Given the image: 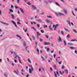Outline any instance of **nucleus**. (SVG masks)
<instances>
[{"instance_id": "1", "label": "nucleus", "mask_w": 77, "mask_h": 77, "mask_svg": "<svg viewBox=\"0 0 77 77\" xmlns=\"http://www.w3.org/2000/svg\"><path fill=\"white\" fill-rule=\"evenodd\" d=\"M55 14L57 16H62V15H63V16L64 15V14H63L61 13H55Z\"/></svg>"}, {"instance_id": "2", "label": "nucleus", "mask_w": 77, "mask_h": 77, "mask_svg": "<svg viewBox=\"0 0 77 77\" xmlns=\"http://www.w3.org/2000/svg\"><path fill=\"white\" fill-rule=\"evenodd\" d=\"M60 26V24H56L55 25H53V27H54V30H56V29H57V27H59Z\"/></svg>"}, {"instance_id": "3", "label": "nucleus", "mask_w": 77, "mask_h": 77, "mask_svg": "<svg viewBox=\"0 0 77 77\" xmlns=\"http://www.w3.org/2000/svg\"><path fill=\"white\" fill-rule=\"evenodd\" d=\"M57 40L59 42H62V40L61 38V37L60 36H59L58 38H57Z\"/></svg>"}, {"instance_id": "4", "label": "nucleus", "mask_w": 77, "mask_h": 77, "mask_svg": "<svg viewBox=\"0 0 77 77\" xmlns=\"http://www.w3.org/2000/svg\"><path fill=\"white\" fill-rule=\"evenodd\" d=\"M43 44L45 45H50V44H51V43H50V42H48V43L46 42H44Z\"/></svg>"}, {"instance_id": "5", "label": "nucleus", "mask_w": 77, "mask_h": 77, "mask_svg": "<svg viewBox=\"0 0 77 77\" xmlns=\"http://www.w3.org/2000/svg\"><path fill=\"white\" fill-rule=\"evenodd\" d=\"M31 7H32L33 9H34V10L37 9V8L34 5H32Z\"/></svg>"}, {"instance_id": "6", "label": "nucleus", "mask_w": 77, "mask_h": 77, "mask_svg": "<svg viewBox=\"0 0 77 77\" xmlns=\"http://www.w3.org/2000/svg\"><path fill=\"white\" fill-rule=\"evenodd\" d=\"M1 23L4 25H6V26H9V24L8 23H5L2 21H1Z\"/></svg>"}, {"instance_id": "7", "label": "nucleus", "mask_w": 77, "mask_h": 77, "mask_svg": "<svg viewBox=\"0 0 77 77\" xmlns=\"http://www.w3.org/2000/svg\"><path fill=\"white\" fill-rule=\"evenodd\" d=\"M60 57H57L56 58V61L57 62H58L59 61V59H60Z\"/></svg>"}, {"instance_id": "8", "label": "nucleus", "mask_w": 77, "mask_h": 77, "mask_svg": "<svg viewBox=\"0 0 77 77\" xmlns=\"http://www.w3.org/2000/svg\"><path fill=\"white\" fill-rule=\"evenodd\" d=\"M11 23H12L14 25V26H15L16 27H17V25H16V23H15V22L14 21L12 20Z\"/></svg>"}, {"instance_id": "9", "label": "nucleus", "mask_w": 77, "mask_h": 77, "mask_svg": "<svg viewBox=\"0 0 77 77\" xmlns=\"http://www.w3.org/2000/svg\"><path fill=\"white\" fill-rule=\"evenodd\" d=\"M64 29L65 31H66V32H70L71 31V30H68V29L65 28H64Z\"/></svg>"}, {"instance_id": "10", "label": "nucleus", "mask_w": 77, "mask_h": 77, "mask_svg": "<svg viewBox=\"0 0 77 77\" xmlns=\"http://www.w3.org/2000/svg\"><path fill=\"white\" fill-rule=\"evenodd\" d=\"M66 22H67V23H68V24H69V26H71V22L70 21V20H67L66 21Z\"/></svg>"}, {"instance_id": "11", "label": "nucleus", "mask_w": 77, "mask_h": 77, "mask_svg": "<svg viewBox=\"0 0 77 77\" xmlns=\"http://www.w3.org/2000/svg\"><path fill=\"white\" fill-rule=\"evenodd\" d=\"M63 12H64V13L65 14H68V12L67 11V10L66 9H64L63 10Z\"/></svg>"}, {"instance_id": "12", "label": "nucleus", "mask_w": 77, "mask_h": 77, "mask_svg": "<svg viewBox=\"0 0 77 77\" xmlns=\"http://www.w3.org/2000/svg\"><path fill=\"white\" fill-rule=\"evenodd\" d=\"M37 21L38 22H39V23H42V19H39L37 20Z\"/></svg>"}, {"instance_id": "13", "label": "nucleus", "mask_w": 77, "mask_h": 77, "mask_svg": "<svg viewBox=\"0 0 77 77\" xmlns=\"http://www.w3.org/2000/svg\"><path fill=\"white\" fill-rule=\"evenodd\" d=\"M70 48L71 50H75V47L72 46L70 47Z\"/></svg>"}, {"instance_id": "14", "label": "nucleus", "mask_w": 77, "mask_h": 77, "mask_svg": "<svg viewBox=\"0 0 77 77\" xmlns=\"http://www.w3.org/2000/svg\"><path fill=\"white\" fill-rule=\"evenodd\" d=\"M28 66L29 67H31V69L32 71H33V67H32V65L29 64Z\"/></svg>"}, {"instance_id": "15", "label": "nucleus", "mask_w": 77, "mask_h": 77, "mask_svg": "<svg viewBox=\"0 0 77 77\" xmlns=\"http://www.w3.org/2000/svg\"><path fill=\"white\" fill-rule=\"evenodd\" d=\"M68 45H73V44L71 43L68 42L67 43Z\"/></svg>"}, {"instance_id": "16", "label": "nucleus", "mask_w": 77, "mask_h": 77, "mask_svg": "<svg viewBox=\"0 0 77 77\" xmlns=\"http://www.w3.org/2000/svg\"><path fill=\"white\" fill-rule=\"evenodd\" d=\"M19 9L20 11L21 12H22V13H24V11H23V10L21 8H19Z\"/></svg>"}, {"instance_id": "17", "label": "nucleus", "mask_w": 77, "mask_h": 77, "mask_svg": "<svg viewBox=\"0 0 77 77\" xmlns=\"http://www.w3.org/2000/svg\"><path fill=\"white\" fill-rule=\"evenodd\" d=\"M53 66L54 68V69H57V67L56 66V65L54 64Z\"/></svg>"}, {"instance_id": "18", "label": "nucleus", "mask_w": 77, "mask_h": 77, "mask_svg": "<svg viewBox=\"0 0 77 77\" xmlns=\"http://www.w3.org/2000/svg\"><path fill=\"white\" fill-rule=\"evenodd\" d=\"M70 37H71V36L69 34H68L66 36V38H69Z\"/></svg>"}, {"instance_id": "19", "label": "nucleus", "mask_w": 77, "mask_h": 77, "mask_svg": "<svg viewBox=\"0 0 77 77\" xmlns=\"http://www.w3.org/2000/svg\"><path fill=\"white\" fill-rule=\"evenodd\" d=\"M11 18H12V19H14V18H15V17L14 16V14H12L11 15Z\"/></svg>"}, {"instance_id": "20", "label": "nucleus", "mask_w": 77, "mask_h": 77, "mask_svg": "<svg viewBox=\"0 0 77 77\" xmlns=\"http://www.w3.org/2000/svg\"><path fill=\"white\" fill-rule=\"evenodd\" d=\"M27 60H28V62L29 63H32V62H31V61H30V60L29 58H28L27 59Z\"/></svg>"}, {"instance_id": "21", "label": "nucleus", "mask_w": 77, "mask_h": 77, "mask_svg": "<svg viewBox=\"0 0 77 77\" xmlns=\"http://www.w3.org/2000/svg\"><path fill=\"white\" fill-rule=\"evenodd\" d=\"M32 38L34 41H35V39H36V38L34 36L32 35Z\"/></svg>"}, {"instance_id": "22", "label": "nucleus", "mask_w": 77, "mask_h": 77, "mask_svg": "<svg viewBox=\"0 0 77 77\" xmlns=\"http://www.w3.org/2000/svg\"><path fill=\"white\" fill-rule=\"evenodd\" d=\"M4 76H5V77H8V73H5L4 74Z\"/></svg>"}, {"instance_id": "23", "label": "nucleus", "mask_w": 77, "mask_h": 77, "mask_svg": "<svg viewBox=\"0 0 77 77\" xmlns=\"http://www.w3.org/2000/svg\"><path fill=\"white\" fill-rule=\"evenodd\" d=\"M23 46L25 47L26 45V43L25 42H24L23 43Z\"/></svg>"}, {"instance_id": "24", "label": "nucleus", "mask_w": 77, "mask_h": 77, "mask_svg": "<svg viewBox=\"0 0 77 77\" xmlns=\"http://www.w3.org/2000/svg\"><path fill=\"white\" fill-rule=\"evenodd\" d=\"M23 72H24V71H23V69H22L21 70V73L22 74V75H24V73H23Z\"/></svg>"}, {"instance_id": "25", "label": "nucleus", "mask_w": 77, "mask_h": 77, "mask_svg": "<svg viewBox=\"0 0 77 77\" xmlns=\"http://www.w3.org/2000/svg\"><path fill=\"white\" fill-rule=\"evenodd\" d=\"M16 36H17V37H18V38H19V39H21V36H20L19 35H16Z\"/></svg>"}, {"instance_id": "26", "label": "nucleus", "mask_w": 77, "mask_h": 77, "mask_svg": "<svg viewBox=\"0 0 77 77\" xmlns=\"http://www.w3.org/2000/svg\"><path fill=\"white\" fill-rule=\"evenodd\" d=\"M32 69H29V73L30 74H31V73H32Z\"/></svg>"}, {"instance_id": "27", "label": "nucleus", "mask_w": 77, "mask_h": 77, "mask_svg": "<svg viewBox=\"0 0 77 77\" xmlns=\"http://www.w3.org/2000/svg\"><path fill=\"white\" fill-rule=\"evenodd\" d=\"M36 33H37V36H40V35H41V34H40L38 32H37Z\"/></svg>"}, {"instance_id": "28", "label": "nucleus", "mask_w": 77, "mask_h": 77, "mask_svg": "<svg viewBox=\"0 0 77 77\" xmlns=\"http://www.w3.org/2000/svg\"><path fill=\"white\" fill-rule=\"evenodd\" d=\"M45 21H46V22L48 23H50V20H49L48 19L45 20Z\"/></svg>"}, {"instance_id": "29", "label": "nucleus", "mask_w": 77, "mask_h": 77, "mask_svg": "<svg viewBox=\"0 0 77 77\" xmlns=\"http://www.w3.org/2000/svg\"><path fill=\"white\" fill-rule=\"evenodd\" d=\"M55 4H56V5H57V6H60V5H59L57 2H55Z\"/></svg>"}, {"instance_id": "30", "label": "nucleus", "mask_w": 77, "mask_h": 77, "mask_svg": "<svg viewBox=\"0 0 77 77\" xmlns=\"http://www.w3.org/2000/svg\"><path fill=\"white\" fill-rule=\"evenodd\" d=\"M52 58H50V60H48V62H51L52 61Z\"/></svg>"}, {"instance_id": "31", "label": "nucleus", "mask_w": 77, "mask_h": 77, "mask_svg": "<svg viewBox=\"0 0 77 77\" xmlns=\"http://www.w3.org/2000/svg\"><path fill=\"white\" fill-rule=\"evenodd\" d=\"M49 29L50 30H53V29L51 27V25L49 26Z\"/></svg>"}, {"instance_id": "32", "label": "nucleus", "mask_w": 77, "mask_h": 77, "mask_svg": "<svg viewBox=\"0 0 77 77\" xmlns=\"http://www.w3.org/2000/svg\"><path fill=\"white\" fill-rule=\"evenodd\" d=\"M9 11H10V12H12V13H13V12H14V11H13V10H12V9H10L9 10Z\"/></svg>"}, {"instance_id": "33", "label": "nucleus", "mask_w": 77, "mask_h": 77, "mask_svg": "<svg viewBox=\"0 0 77 77\" xmlns=\"http://www.w3.org/2000/svg\"><path fill=\"white\" fill-rule=\"evenodd\" d=\"M41 58L42 59V61H44V57H43V56H41Z\"/></svg>"}, {"instance_id": "34", "label": "nucleus", "mask_w": 77, "mask_h": 77, "mask_svg": "<svg viewBox=\"0 0 77 77\" xmlns=\"http://www.w3.org/2000/svg\"><path fill=\"white\" fill-rule=\"evenodd\" d=\"M64 71L65 72L66 74H68V70L65 69Z\"/></svg>"}, {"instance_id": "35", "label": "nucleus", "mask_w": 77, "mask_h": 77, "mask_svg": "<svg viewBox=\"0 0 77 77\" xmlns=\"http://www.w3.org/2000/svg\"><path fill=\"white\" fill-rule=\"evenodd\" d=\"M18 61H19L20 63L21 64H22V62H21V59L19 58Z\"/></svg>"}, {"instance_id": "36", "label": "nucleus", "mask_w": 77, "mask_h": 77, "mask_svg": "<svg viewBox=\"0 0 77 77\" xmlns=\"http://www.w3.org/2000/svg\"><path fill=\"white\" fill-rule=\"evenodd\" d=\"M64 45L66 46V42L65 40L64 41Z\"/></svg>"}, {"instance_id": "37", "label": "nucleus", "mask_w": 77, "mask_h": 77, "mask_svg": "<svg viewBox=\"0 0 77 77\" xmlns=\"http://www.w3.org/2000/svg\"><path fill=\"white\" fill-rule=\"evenodd\" d=\"M61 34H62V35H64V33L63 32V31L61 30Z\"/></svg>"}, {"instance_id": "38", "label": "nucleus", "mask_w": 77, "mask_h": 77, "mask_svg": "<svg viewBox=\"0 0 77 77\" xmlns=\"http://www.w3.org/2000/svg\"><path fill=\"white\" fill-rule=\"evenodd\" d=\"M47 17H48L49 18H52V17H51V16H47Z\"/></svg>"}, {"instance_id": "39", "label": "nucleus", "mask_w": 77, "mask_h": 77, "mask_svg": "<svg viewBox=\"0 0 77 77\" xmlns=\"http://www.w3.org/2000/svg\"><path fill=\"white\" fill-rule=\"evenodd\" d=\"M43 27L44 28H47V25H44L43 26Z\"/></svg>"}, {"instance_id": "40", "label": "nucleus", "mask_w": 77, "mask_h": 77, "mask_svg": "<svg viewBox=\"0 0 77 77\" xmlns=\"http://www.w3.org/2000/svg\"><path fill=\"white\" fill-rule=\"evenodd\" d=\"M26 4H28V5H31V4L29 2H28Z\"/></svg>"}, {"instance_id": "41", "label": "nucleus", "mask_w": 77, "mask_h": 77, "mask_svg": "<svg viewBox=\"0 0 77 77\" xmlns=\"http://www.w3.org/2000/svg\"><path fill=\"white\" fill-rule=\"evenodd\" d=\"M45 3H46V4H48V1H47V0L45 1Z\"/></svg>"}, {"instance_id": "42", "label": "nucleus", "mask_w": 77, "mask_h": 77, "mask_svg": "<svg viewBox=\"0 0 77 77\" xmlns=\"http://www.w3.org/2000/svg\"><path fill=\"white\" fill-rule=\"evenodd\" d=\"M39 40L40 42H42L43 41V39H41V38H40Z\"/></svg>"}, {"instance_id": "43", "label": "nucleus", "mask_w": 77, "mask_h": 77, "mask_svg": "<svg viewBox=\"0 0 77 77\" xmlns=\"http://www.w3.org/2000/svg\"><path fill=\"white\" fill-rule=\"evenodd\" d=\"M50 48H48L47 49V51H50Z\"/></svg>"}, {"instance_id": "44", "label": "nucleus", "mask_w": 77, "mask_h": 77, "mask_svg": "<svg viewBox=\"0 0 77 77\" xmlns=\"http://www.w3.org/2000/svg\"><path fill=\"white\" fill-rule=\"evenodd\" d=\"M41 68H42V69H43V71H45V68H43V67H41Z\"/></svg>"}, {"instance_id": "45", "label": "nucleus", "mask_w": 77, "mask_h": 77, "mask_svg": "<svg viewBox=\"0 0 77 77\" xmlns=\"http://www.w3.org/2000/svg\"><path fill=\"white\" fill-rule=\"evenodd\" d=\"M72 30L74 32H75V33H77V31H76L75 30L72 29Z\"/></svg>"}, {"instance_id": "46", "label": "nucleus", "mask_w": 77, "mask_h": 77, "mask_svg": "<svg viewBox=\"0 0 77 77\" xmlns=\"http://www.w3.org/2000/svg\"><path fill=\"white\" fill-rule=\"evenodd\" d=\"M37 51L38 52V54H39V49H37Z\"/></svg>"}, {"instance_id": "47", "label": "nucleus", "mask_w": 77, "mask_h": 77, "mask_svg": "<svg viewBox=\"0 0 77 77\" xmlns=\"http://www.w3.org/2000/svg\"><path fill=\"white\" fill-rule=\"evenodd\" d=\"M17 22H20V19L19 18L17 19Z\"/></svg>"}, {"instance_id": "48", "label": "nucleus", "mask_w": 77, "mask_h": 77, "mask_svg": "<svg viewBox=\"0 0 77 77\" xmlns=\"http://www.w3.org/2000/svg\"><path fill=\"white\" fill-rule=\"evenodd\" d=\"M56 72L57 73V75H58V76H60V75H59V73H58V72L57 71Z\"/></svg>"}, {"instance_id": "49", "label": "nucleus", "mask_w": 77, "mask_h": 77, "mask_svg": "<svg viewBox=\"0 0 77 77\" xmlns=\"http://www.w3.org/2000/svg\"><path fill=\"white\" fill-rule=\"evenodd\" d=\"M61 63H62V61L58 62V64H59V65H61Z\"/></svg>"}, {"instance_id": "50", "label": "nucleus", "mask_w": 77, "mask_h": 77, "mask_svg": "<svg viewBox=\"0 0 77 77\" xmlns=\"http://www.w3.org/2000/svg\"><path fill=\"white\" fill-rule=\"evenodd\" d=\"M54 74L55 75V77H57V75H56V72H54Z\"/></svg>"}, {"instance_id": "51", "label": "nucleus", "mask_w": 77, "mask_h": 77, "mask_svg": "<svg viewBox=\"0 0 77 77\" xmlns=\"http://www.w3.org/2000/svg\"><path fill=\"white\" fill-rule=\"evenodd\" d=\"M17 24H21V23H20V22H17Z\"/></svg>"}, {"instance_id": "52", "label": "nucleus", "mask_w": 77, "mask_h": 77, "mask_svg": "<svg viewBox=\"0 0 77 77\" xmlns=\"http://www.w3.org/2000/svg\"><path fill=\"white\" fill-rule=\"evenodd\" d=\"M65 68V66H62V69H64Z\"/></svg>"}, {"instance_id": "53", "label": "nucleus", "mask_w": 77, "mask_h": 77, "mask_svg": "<svg viewBox=\"0 0 77 77\" xmlns=\"http://www.w3.org/2000/svg\"><path fill=\"white\" fill-rule=\"evenodd\" d=\"M37 27L38 28H39L40 27V26H39V25L38 24H37Z\"/></svg>"}, {"instance_id": "54", "label": "nucleus", "mask_w": 77, "mask_h": 77, "mask_svg": "<svg viewBox=\"0 0 77 77\" xmlns=\"http://www.w3.org/2000/svg\"><path fill=\"white\" fill-rule=\"evenodd\" d=\"M50 70L51 71H53V69L51 67L50 68Z\"/></svg>"}, {"instance_id": "55", "label": "nucleus", "mask_w": 77, "mask_h": 77, "mask_svg": "<svg viewBox=\"0 0 77 77\" xmlns=\"http://www.w3.org/2000/svg\"><path fill=\"white\" fill-rule=\"evenodd\" d=\"M47 1L49 2H52V0H47Z\"/></svg>"}, {"instance_id": "56", "label": "nucleus", "mask_w": 77, "mask_h": 77, "mask_svg": "<svg viewBox=\"0 0 77 77\" xmlns=\"http://www.w3.org/2000/svg\"><path fill=\"white\" fill-rule=\"evenodd\" d=\"M41 33H44V30H41Z\"/></svg>"}, {"instance_id": "57", "label": "nucleus", "mask_w": 77, "mask_h": 77, "mask_svg": "<svg viewBox=\"0 0 77 77\" xmlns=\"http://www.w3.org/2000/svg\"><path fill=\"white\" fill-rule=\"evenodd\" d=\"M45 37H46L47 38H48V36L47 35H45Z\"/></svg>"}, {"instance_id": "58", "label": "nucleus", "mask_w": 77, "mask_h": 77, "mask_svg": "<svg viewBox=\"0 0 77 77\" xmlns=\"http://www.w3.org/2000/svg\"><path fill=\"white\" fill-rule=\"evenodd\" d=\"M76 39H73L71 40V41H75Z\"/></svg>"}, {"instance_id": "59", "label": "nucleus", "mask_w": 77, "mask_h": 77, "mask_svg": "<svg viewBox=\"0 0 77 77\" xmlns=\"http://www.w3.org/2000/svg\"><path fill=\"white\" fill-rule=\"evenodd\" d=\"M40 11L39 9H37V10H36V12H39Z\"/></svg>"}, {"instance_id": "60", "label": "nucleus", "mask_w": 77, "mask_h": 77, "mask_svg": "<svg viewBox=\"0 0 77 77\" xmlns=\"http://www.w3.org/2000/svg\"><path fill=\"white\" fill-rule=\"evenodd\" d=\"M11 8H14V6L12 5H11Z\"/></svg>"}, {"instance_id": "61", "label": "nucleus", "mask_w": 77, "mask_h": 77, "mask_svg": "<svg viewBox=\"0 0 77 77\" xmlns=\"http://www.w3.org/2000/svg\"><path fill=\"white\" fill-rule=\"evenodd\" d=\"M59 54H61V51H59Z\"/></svg>"}, {"instance_id": "62", "label": "nucleus", "mask_w": 77, "mask_h": 77, "mask_svg": "<svg viewBox=\"0 0 77 77\" xmlns=\"http://www.w3.org/2000/svg\"><path fill=\"white\" fill-rule=\"evenodd\" d=\"M14 53H15V52H11V54H14Z\"/></svg>"}, {"instance_id": "63", "label": "nucleus", "mask_w": 77, "mask_h": 77, "mask_svg": "<svg viewBox=\"0 0 77 77\" xmlns=\"http://www.w3.org/2000/svg\"><path fill=\"white\" fill-rule=\"evenodd\" d=\"M75 53H76V54H77V51H76V50H75Z\"/></svg>"}, {"instance_id": "64", "label": "nucleus", "mask_w": 77, "mask_h": 77, "mask_svg": "<svg viewBox=\"0 0 77 77\" xmlns=\"http://www.w3.org/2000/svg\"><path fill=\"white\" fill-rule=\"evenodd\" d=\"M74 10L75 11H77V8H74Z\"/></svg>"}]
</instances>
